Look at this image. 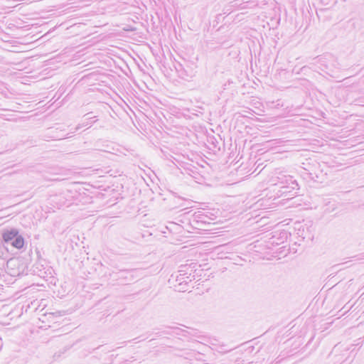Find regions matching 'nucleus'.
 Segmentation results:
<instances>
[{
    "label": "nucleus",
    "instance_id": "obj_15",
    "mask_svg": "<svg viewBox=\"0 0 364 364\" xmlns=\"http://www.w3.org/2000/svg\"><path fill=\"white\" fill-rule=\"evenodd\" d=\"M101 346H97V348H95V350H97V348H100Z\"/></svg>",
    "mask_w": 364,
    "mask_h": 364
},
{
    "label": "nucleus",
    "instance_id": "obj_13",
    "mask_svg": "<svg viewBox=\"0 0 364 364\" xmlns=\"http://www.w3.org/2000/svg\"><path fill=\"white\" fill-rule=\"evenodd\" d=\"M161 333H164V334H166V335H171V333L170 332L167 331H164L162 332H159V331L156 332V333H155V335L156 336H161Z\"/></svg>",
    "mask_w": 364,
    "mask_h": 364
},
{
    "label": "nucleus",
    "instance_id": "obj_5",
    "mask_svg": "<svg viewBox=\"0 0 364 364\" xmlns=\"http://www.w3.org/2000/svg\"><path fill=\"white\" fill-rule=\"evenodd\" d=\"M279 188V192L280 193L281 196L284 197L294 196L296 193V191L299 189V188H290V185H281Z\"/></svg>",
    "mask_w": 364,
    "mask_h": 364
},
{
    "label": "nucleus",
    "instance_id": "obj_6",
    "mask_svg": "<svg viewBox=\"0 0 364 364\" xmlns=\"http://www.w3.org/2000/svg\"><path fill=\"white\" fill-rule=\"evenodd\" d=\"M95 117H91L86 119L87 122H83L82 124H80L75 127V132H77L81 127H83L85 126H87V125L91 126V124L96 121V120H93V119H95Z\"/></svg>",
    "mask_w": 364,
    "mask_h": 364
},
{
    "label": "nucleus",
    "instance_id": "obj_4",
    "mask_svg": "<svg viewBox=\"0 0 364 364\" xmlns=\"http://www.w3.org/2000/svg\"><path fill=\"white\" fill-rule=\"evenodd\" d=\"M47 267V262L45 259H39L33 265V272L35 274L38 275L39 277H45L46 274V268Z\"/></svg>",
    "mask_w": 364,
    "mask_h": 364
},
{
    "label": "nucleus",
    "instance_id": "obj_7",
    "mask_svg": "<svg viewBox=\"0 0 364 364\" xmlns=\"http://www.w3.org/2000/svg\"><path fill=\"white\" fill-rule=\"evenodd\" d=\"M168 328L173 329V333L178 335V336H186L185 333L186 332L185 330H183L178 327H168Z\"/></svg>",
    "mask_w": 364,
    "mask_h": 364
},
{
    "label": "nucleus",
    "instance_id": "obj_14",
    "mask_svg": "<svg viewBox=\"0 0 364 364\" xmlns=\"http://www.w3.org/2000/svg\"><path fill=\"white\" fill-rule=\"evenodd\" d=\"M9 274H10V275H11V276H14V275H15V274H14V273H12V272H9Z\"/></svg>",
    "mask_w": 364,
    "mask_h": 364
},
{
    "label": "nucleus",
    "instance_id": "obj_16",
    "mask_svg": "<svg viewBox=\"0 0 364 364\" xmlns=\"http://www.w3.org/2000/svg\"><path fill=\"white\" fill-rule=\"evenodd\" d=\"M101 346H97V348H95V350H97V348H100Z\"/></svg>",
    "mask_w": 364,
    "mask_h": 364
},
{
    "label": "nucleus",
    "instance_id": "obj_12",
    "mask_svg": "<svg viewBox=\"0 0 364 364\" xmlns=\"http://www.w3.org/2000/svg\"><path fill=\"white\" fill-rule=\"evenodd\" d=\"M175 68L178 73L184 70L183 65L180 63H178L177 65H175Z\"/></svg>",
    "mask_w": 364,
    "mask_h": 364
},
{
    "label": "nucleus",
    "instance_id": "obj_10",
    "mask_svg": "<svg viewBox=\"0 0 364 364\" xmlns=\"http://www.w3.org/2000/svg\"><path fill=\"white\" fill-rule=\"evenodd\" d=\"M17 262V259L14 258L9 259L6 262V267L9 269L10 267L15 265V263Z\"/></svg>",
    "mask_w": 364,
    "mask_h": 364
},
{
    "label": "nucleus",
    "instance_id": "obj_2",
    "mask_svg": "<svg viewBox=\"0 0 364 364\" xmlns=\"http://www.w3.org/2000/svg\"><path fill=\"white\" fill-rule=\"evenodd\" d=\"M135 269H121L116 273H113L111 276L119 281V284H127L135 279Z\"/></svg>",
    "mask_w": 364,
    "mask_h": 364
},
{
    "label": "nucleus",
    "instance_id": "obj_1",
    "mask_svg": "<svg viewBox=\"0 0 364 364\" xmlns=\"http://www.w3.org/2000/svg\"><path fill=\"white\" fill-rule=\"evenodd\" d=\"M3 247L10 245L16 250H22L25 246V239L20 234L19 230L15 228H4L1 231Z\"/></svg>",
    "mask_w": 364,
    "mask_h": 364
},
{
    "label": "nucleus",
    "instance_id": "obj_8",
    "mask_svg": "<svg viewBox=\"0 0 364 364\" xmlns=\"http://www.w3.org/2000/svg\"><path fill=\"white\" fill-rule=\"evenodd\" d=\"M308 1H309V4H311L312 7L314 9L316 15L317 16H318V9L317 6L318 4V0H308Z\"/></svg>",
    "mask_w": 364,
    "mask_h": 364
},
{
    "label": "nucleus",
    "instance_id": "obj_17",
    "mask_svg": "<svg viewBox=\"0 0 364 364\" xmlns=\"http://www.w3.org/2000/svg\"><path fill=\"white\" fill-rule=\"evenodd\" d=\"M239 259H240V260H244V259H242V257H239Z\"/></svg>",
    "mask_w": 364,
    "mask_h": 364
},
{
    "label": "nucleus",
    "instance_id": "obj_9",
    "mask_svg": "<svg viewBox=\"0 0 364 364\" xmlns=\"http://www.w3.org/2000/svg\"><path fill=\"white\" fill-rule=\"evenodd\" d=\"M2 246V240H0V259H3L5 255V252H8V247H3Z\"/></svg>",
    "mask_w": 364,
    "mask_h": 364
},
{
    "label": "nucleus",
    "instance_id": "obj_3",
    "mask_svg": "<svg viewBox=\"0 0 364 364\" xmlns=\"http://www.w3.org/2000/svg\"><path fill=\"white\" fill-rule=\"evenodd\" d=\"M274 184L280 187L281 185H290V188H298L299 184L297 181L290 175H285L282 172L278 173L274 179Z\"/></svg>",
    "mask_w": 364,
    "mask_h": 364
},
{
    "label": "nucleus",
    "instance_id": "obj_11",
    "mask_svg": "<svg viewBox=\"0 0 364 364\" xmlns=\"http://www.w3.org/2000/svg\"><path fill=\"white\" fill-rule=\"evenodd\" d=\"M232 349H226L225 348V346H222L220 347V349L218 350V352L219 353H228L229 351H230Z\"/></svg>",
    "mask_w": 364,
    "mask_h": 364
}]
</instances>
